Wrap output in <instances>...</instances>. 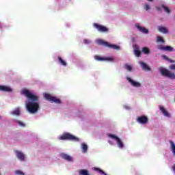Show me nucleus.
Returning a JSON list of instances; mask_svg holds the SVG:
<instances>
[{
  "label": "nucleus",
  "instance_id": "obj_1",
  "mask_svg": "<svg viewBox=\"0 0 175 175\" xmlns=\"http://www.w3.org/2000/svg\"><path fill=\"white\" fill-rule=\"evenodd\" d=\"M23 94L25 95V96L28 98L29 100H31L26 104V109L29 113L31 114H35V113H38L40 107L39 103H38V100H39V97L31 93V92H29L28 90H23Z\"/></svg>",
  "mask_w": 175,
  "mask_h": 175
},
{
  "label": "nucleus",
  "instance_id": "obj_2",
  "mask_svg": "<svg viewBox=\"0 0 175 175\" xmlns=\"http://www.w3.org/2000/svg\"><path fill=\"white\" fill-rule=\"evenodd\" d=\"M59 140H71V142H80L77 137L69 133H65L59 137Z\"/></svg>",
  "mask_w": 175,
  "mask_h": 175
},
{
  "label": "nucleus",
  "instance_id": "obj_3",
  "mask_svg": "<svg viewBox=\"0 0 175 175\" xmlns=\"http://www.w3.org/2000/svg\"><path fill=\"white\" fill-rule=\"evenodd\" d=\"M98 44L100 46H104L105 47H108L109 49H113V50H120V46L116 44H110L103 40H97Z\"/></svg>",
  "mask_w": 175,
  "mask_h": 175
},
{
  "label": "nucleus",
  "instance_id": "obj_4",
  "mask_svg": "<svg viewBox=\"0 0 175 175\" xmlns=\"http://www.w3.org/2000/svg\"><path fill=\"white\" fill-rule=\"evenodd\" d=\"M161 74L165 77H168V79H171L172 80H175V73L169 71V70L165 69V68H162L160 70Z\"/></svg>",
  "mask_w": 175,
  "mask_h": 175
},
{
  "label": "nucleus",
  "instance_id": "obj_5",
  "mask_svg": "<svg viewBox=\"0 0 175 175\" xmlns=\"http://www.w3.org/2000/svg\"><path fill=\"white\" fill-rule=\"evenodd\" d=\"M44 98L46 99V100H49V102H51L52 103H57V105H60L61 103V100L59 98L54 97L51 96V94L45 93L44 94Z\"/></svg>",
  "mask_w": 175,
  "mask_h": 175
},
{
  "label": "nucleus",
  "instance_id": "obj_6",
  "mask_svg": "<svg viewBox=\"0 0 175 175\" xmlns=\"http://www.w3.org/2000/svg\"><path fill=\"white\" fill-rule=\"evenodd\" d=\"M109 137H111V139H113V140H116L118 144V147L119 148H124V143H122V141L118 137L116 136V135L113 134H109Z\"/></svg>",
  "mask_w": 175,
  "mask_h": 175
},
{
  "label": "nucleus",
  "instance_id": "obj_7",
  "mask_svg": "<svg viewBox=\"0 0 175 175\" xmlns=\"http://www.w3.org/2000/svg\"><path fill=\"white\" fill-rule=\"evenodd\" d=\"M94 27L98 29V32H109V29L107 27H106V26H103L98 23H94Z\"/></svg>",
  "mask_w": 175,
  "mask_h": 175
},
{
  "label": "nucleus",
  "instance_id": "obj_8",
  "mask_svg": "<svg viewBox=\"0 0 175 175\" xmlns=\"http://www.w3.org/2000/svg\"><path fill=\"white\" fill-rule=\"evenodd\" d=\"M137 122L142 125H146V124L148 122V118L146 116H139L138 118H137Z\"/></svg>",
  "mask_w": 175,
  "mask_h": 175
},
{
  "label": "nucleus",
  "instance_id": "obj_9",
  "mask_svg": "<svg viewBox=\"0 0 175 175\" xmlns=\"http://www.w3.org/2000/svg\"><path fill=\"white\" fill-rule=\"evenodd\" d=\"M158 50H161L162 51H173L174 50V48L170 46H163V45H159L157 46Z\"/></svg>",
  "mask_w": 175,
  "mask_h": 175
},
{
  "label": "nucleus",
  "instance_id": "obj_10",
  "mask_svg": "<svg viewBox=\"0 0 175 175\" xmlns=\"http://www.w3.org/2000/svg\"><path fill=\"white\" fill-rule=\"evenodd\" d=\"M126 80L129 81V83H131V85L133 86V87H135L137 88H139V87H142V83H140L139 82H137L136 81H134L133 79H131V78L129 77H127L126 78Z\"/></svg>",
  "mask_w": 175,
  "mask_h": 175
},
{
  "label": "nucleus",
  "instance_id": "obj_11",
  "mask_svg": "<svg viewBox=\"0 0 175 175\" xmlns=\"http://www.w3.org/2000/svg\"><path fill=\"white\" fill-rule=\"evenodd\" d=\"M60 157L63 159H65V161H68V162H73V157H70V155L63 153L60 154Z\"/></svg>",
  "mask_w": 175,
  "mask_h": 175
},
{
  "label": "nucleus",
  "instance_id": "obj_12",
  "mask_svg": "<svg viewBox=\"0 0 175 175\" xmlns=\"http://www.w3.org/2000/svg\"><path fill=\"white\" fill-rule=\"evenodd\" d=\"M15 152H16V157L19 161H25V155H24V153H23L18 150H16Z\"/></svg>",
  "mask_w": 175,
  "mask_h": 175
},
{
  "label": "nucleus",
  "instance_id": "obj_13",
  "mask_svg": "<svg viewBox=\"0 0 175 175\" xmlns=\"http://www.w3.org/2000/svg\"><path fill=\"white\" fill-rule=\"evenodd\" d=\"M94 59H96V61H112L113 59L110 58V57H102L99 55H95L94 56Z\"/></svg>",
  "mask_w": 175,
  "mask_h": 175
},
{
  "label": "nucleus",
  "instance_id": "obj_14",
  "mask_svg": "<svg viewBox=\"0 0 175 175\" xmlns=\"http://www.w3.org/2000/svg\"><path fill=\"white\" fill-rule=\"evenodd\" d=\"M159 109L161 111V113L165 116V117H170V113H169V111L165 109V107L159 105Z\"/></svg>",
  "mask_w": 175,
  "mask_h": 175
},
{
  "label": "nucleus",
  "instance_id": "obj_15",
  "mask_svg": "<svg viewBox=\"0 0 175 175\" xmlns=\"http://www.w3.org/2000/svg\"><path fill=\"white\" fill-rule=\"evenodd\" d=\"M139 65L141 66L143 70H148V71H151V68H150L147 64L143 62H139Z\"/></svg>",
  "mask_w": 175,
  "mask_h": 175
},
{
  "label": "nucleus",
  "instance_id": "obj_16",
  "mask_svg": "<svg viewBox=\"0 0 175 175\" xmlns=\"http://www.w3.org/2000/svg\"><path fill=\"white\" fill-rule=\"evenodd\" d=\"M0 91L3 92H12V88L9 86L0 85Z\"/></svg>",
  "mask_w": 175,
  "mask_h": 175
},
{
  "label": "nucleus",
  "instance_id": "obj_17",
  "mask_svg": "<svg viewBox=\"0 0 175 175\" xmlns=\"http://www.w3.org/2000/svg\"><path fill=\"white\" fill-rule=\"evenodd\" d=\"M135 27L140 32H142V33H148V30L146 27H141L139 24H136Z\"/></svg>",
  "mask_w": 175,
  "mask_h": 175
},
{
  "label": "nucleus",
  "instance_id": "obj_18",
  "mask_svg": "<svg viewBox=\"0 0 175 175\" xmlns=\"http://www.w3.org/2000/svg\"><path fill=\"white\" fill-rule=\"evenodd\" d=\"M157 29H158L159 32H161L162 33H167V32H169L167 29H166V27H163V26H159Z\"/></svg>",
  "mask_w": 175,
  "mask_h": 175
},
{
  "label": "nucleus",
  "instance_id": "obj_19",
  "mask_svg": "<svg viewBox=\"0 0 175 175\" xmlns=\"http://www.w3.org/2000/svg\"><path fill=\"white\" fill-rule=\"evenodd\" d=\"M57 59H58L60 65H62L63 66H66V65H67L66 62H65V60L62 59V57L59 56L57 57Z\"/></svg>",
  "mask_w": 175,
  "mask_h": 175
},
{
  "label": "nucleus",
  "instance_id": "obj_20",
  "mask_svg": "<svg viewBox=\"0 0 175 175\" xmlns=\"http://www.w3.org/2000/svg\"><path fill=\"white\" fill-rule=\"evenodd\" d=\"M93 170H94L95 172H98V173H100V174L107 175V174H105V172H103V170H100V168L93 167Z\"/></svg>",
  "mask_w": 175,
  "mask_h": 175
},
{
  "label": "nucleus",
  "instance_id": "obj_21",
  "mask_svg": "<svg viewBox=\"0 0 175 175\" xmlns=\"http://www.w3.org/2000/svg\"><path fill=\"white\" fill-rule=\"evenodd\" d=\"M170 144L171 145V150L172 151V154H173V155H175V144H174V142H173L172 141H170Z\"/></svg>",
  "mask_w": 175,
  "mask_h": 175
},
{
  "label": "nucleus",
  "instance_id": "obj_22",
  "mask_svg": "<svg viewBox=\"0 0 175 175\" xmlns=\"http://www.w3.org/2000/svg\"><path fill=\"white\" fill-rule=\"evenodd\" d=\"M12 114L13 116H20L21 113H20V108H16L12 112Z\"/></svg>",
  "mask_w": 175,
  "mask_h": 175
},
{
  "label": "nucleus",
  "instance_id": "obj_23",
  "mask_svg": "<svg viewBox=\"0 0 175 175\" xmlns=\"http://www.w3.org/2000/svg\"><path fill=\"white\" fill-rule=\"evenodd\" d=\"M79 173L80 175H90L88 170H79Z\"/></svg>",
  "mask_w": 175,
  "mask_h": 175
},
{
  "label": "nucleus",
  "instance_id": "obj_24",
  "mask_svg": "<svg viewBox=\"0 0 175 175\" xmlns=\"http://www.w3.org/2000/svg\"><path fill=\"white\" fill-rule=\"evenodd\" d=\"M82 152H87L88 151V146L85 144H82Z\"/></svg>",
  "mask_w": 175,
  "mask_h": 175
},
{
  "label": "nucleus",
  "instance_id": "obj_25",
  "mask_svg": "<svg viewBox=\"0 0 175 175\" xmlns=\"http://www.w3.org/2000/svg\"><path fill=\"white\" fill-rule=\"evenodd\" d=\"M134 54H135V55H136V57H141L142 52H140V51H139L138 49H135Z\"/></svg>",
  "mask_w": 175,
  "mask_h": 175
},
{
  "label": "nucleus",
  "instance_id": "obj_26",
  "mask_svg": "<svg viewBox=\"0 0 175 175\" xmlns=\"http://www.w3.org/2000/svg\"><path fill=\"white\" fill-rule=\"evenodd\" d=\"M142 51L144 54H150V49L147 48V47H144L142 49Z\"/></svg>",
  "mask_w": 175,
  "mask_h": 175
},
{
  "label": "nucleus",
  "instance_id": "obj_27",
  "mask_svg": "<svg viewBox=\"0 0 175 175\" xmlns=\"http://www.w3.org/2000/svg\"><path fill=\"white\" fill-rule=\"evenodd\" d=\"M163 58L164 59H166V61H169V62H171V64H173V63L175 62L174 60H172V59H169V57H167V56H166V55H163Z\"/></svg>",
  "mask_w": 175,
  "mask_h": 175
},
{
  "label": "nucleus",
  "instance_id": "obj_28",
  "mask_svg": "<svg viewBox=\"0 0 175 175\" xmlns=\"http://www.w3.org/2000/svg\"><path fill=\"white\" fill-rule=\"evenodd\" d=\"M161 8H163V9H164V10L166 13H168V14L170 13V9H169V8H167L163 5H161Z\"/></svg>",
  "mask_w": 175,
  "mask_h": 175
},
{
  "label": "nucleus",
  "instance_id": "obj_29",
  "mask_svg": "<svg viewBox=\"0 0 175 175\" xmlns=\"http://www.w3.org/2000/svg\"><path fill=\"white\" fill-rule=\"evenodd\" d=\"M125 69H126L129 72H132V66H129L128 64H125Z\"/></svg>",
  "mask_w": 175,
  "mask_h": 175
},
{
  "label": "nucleus",
  "instance_id": "obj_30",
  "mask_svg": "<svg viewBox=\"0 0 175 175\" xmlns=\"http://www.w3.org/2000/svg\"><path fill=\"white\" fill-rule=\"evenodd\" d=\"M157 42H161V43H165V40H163V38H162V37L158 36Z\"/></svg>",
  "mask_w": 175,
  "mask_h": 175
},
{
  "label": "nucleus",
  "instance_id": "obj_31",
  "mask_svg": "<svg viewBox=\"0 0 175 175\" xmlns=\"http://www.w3.org/2000/svg\"><path fill=\"white\" fill-rule=\"evenodd\" d=\"M17 122L20 126H23V127L25 126V124H24V122L21 121H18Z\"/></svg>",
  "mask_w": 175,
  "mask_h": 175
},
{
  "label": "nucleus",
  "instance_id": "obj_32",
  "mask_svg": "<svg viewBox=\"0 0 175 175\" xmlns=\"http://www.w3.org/2000/svg\"><path fill=\"white\" fill-rule=\"evenodd\" d=\"M83 43H85V44H90L91 43V41H90V40H83Z\"/></svg>",
  "mask_w": 175,
  "mask_h": 175
},
{
  "label": "nucleus",
  "instance_id": "obj_33",
  "mask_svg": "<svg viewBox=\"0 0 175 175\" xmlns=\"http://www.w3.org/2000/svg\"><path fill=\"white\" fill-rule=\"evenodd\" d=\"M16 174L18 175H24V173L21 170L16 171Z\"/></svg>",
  "mask_w": 175,
  "mask_h": 175
},
{
  "label": "nucleus",
  "instance_id": "obj_34",
  "mask_svg": "<svg viewBox=\"0 0 175 175\" xmlns=\"http://www.w3.org/2000/svg\"><path fill=\"white\" fill-rule=\"evenodd\" d=\"M144 9L145 10H150V5L148 4L145 5Z\"/></svg>",
  "mask_w": 175,
  "mask_h": 175
},
{
  "label": "nucleus",
  "instance_id": "obj_35",
  "mask_svg": "<svg viewBox=\"0 0 175 175\" xmlns=\"http://www.w3.org/2000/svg\"><path fill=\"white\" fill-rule=\"evenodd\" d=\"M170 69H171V70H175V64H171L170 66Z\"/></svg>",
  "mask_w": 175,
  "mask_h": 175
},
{
  "label": "nucleus",
  "instance_id": "obj_36",
  "mask_svg": "<svg viewBox=\"0 0 175 175\" xmlns=\"http://www.w3.org/2000/svg\"><path fill=\"white\" fill-rule=\"evenodd\" d=\"M156 9H157V10H158L159 12H161V8L157 7Z\"/></svg>",
  "mask_w": 175,
  "mask_h": 175
},
{
  "label": "nucleus",
  "instance_id": "obj_37",
  "mask_svg": "<svg viewBox=\"0 0 175 175\" xmlns=\"http://www.w3.org/2000/svg\"><path fill=\"white\" fill-rule=\"evenodd\" d=\"M172 169H173L174 172H175V165H173Z\"/></svg>",
  "mask_w": 175,
  "mask_h": 175
},
{
  "label": "nucleus",
  "instance_id": "obj_38",
  "mask_svg": "<svg viewBox=\"0 0 175 175\" xmlns=\"http://www.w3.org/2000/svg\"><path fill=\"white\" fill-rule=\"evenodd\" d=\"M148 2H154V0H147Z\"/></svg>",
  "mask_w": 175,
  "mask_h": 175
}]
</instances>
